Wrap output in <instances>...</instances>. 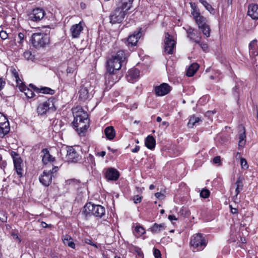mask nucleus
Returning a JSON list of instances; mask_svg holds the SVG:
<instances>
[{
	"instance_id": "obj_1",
	"label": "nucleus",
	"mask_w": 258,
	"mask_h": 258,
	"mask_svg": "<svg viewBox=\"0 0 258 258\" xmlns=\"http://www.w3.org/2000/svg\"><path fill=\"white\" fill-rule=\"evenodd\" d=\"M74 120V126L79 133H83L89 127V120L87 112L82 107L77 106L73 109Z\"/></svg>"
},
{
	"instance_id": "obj_2",
	"label": "nucleus",
	"mask_w": 258,
	"mask_h": 258,
	"mask_svg": "<svg viewBox=\"0 0 258 258\" xmlns=\"http://www.w3.org/2000/svg\"><path fill=\"white\" fill-rule=\"evenodd\" d=\"M126 58L124 51L119 50L107 60L106 70L109 73L108 77H113L121 68L122 63Z\"/></svg>"
},
{
	"instance_id": "obj_3",
	"label": "nucleus",
	"mask_w": 258,
	"mask_h": 258,
	"mask_svg": "<svg viewBox=\"0 0 258 258\" xmlns=\"http://www.w3.org/2000/svg\"><path fill=\"white\" fill-rule=\"evenodd\" d=\"M133 2V0H121L120 4L110 15V22L112 24L121 23L132 7Z\"/></svg>"
},
{
	"instance_id": "obj_4",
	"label": "nucleus",
	"mask_w": 258,
	"mask_h": 258,
	"mask_svg": "<svg viewBox=\"0 0 258 258\" xmlns=\"http://www.w3.org/2000/svg\"><path fill=\"white\" fill-rule=\"evenodd\" d=\"M30 41L33 46L35 48H43L49 45L50 37L46 33L42 32L34 33L32 35Z\"/></svg>"
},
{
	"instance_id": "obj_5",
	"label": "nucleus",
	"mask_w": 258,
	"mask_h": 258,
	"mask_svg": "<svg viewBox=\"0 0 258 258\" xmlns=\"http://www.w3.org/2000/svg\"><path fill=\"white\" fill-rule=\"evenodd\" d=\"M83 213L86 217L93 215L96 217L101 218L105 214V209L101 205L88 203L84 207Z\"/></svg>"
},
{
	"instance_id": "obj_6",
	"label": "nucleus",
	"mask_w": 258,
	"mask_h": 258,
	"mask_svg": "<svg viewBox=\"0 0 258 258\" xmlns=\"http://www.w3.org/2000/svg\"><path fill=\"white\" fill-rule=\"evenodd\" d=\"M192 16L200 29L207 37L210 36L211 30L207 24V19L201 15L200 12L195 10L192 12Z\"/></svg>"
},
{
	"instance_id": "obj_7",
	"label": "nucleus",
	"mask_w": 258,
	"mask_h": 258,
	"mask_svg": "<svg viewBox=\"0 0 258 258\" xmlns=\"http://www.w3.org/2000/svg\"><path fill=\"white\" fill-rule=\"evenodd\" d=\"M190 245L194 251H199L203 250L207 244V242L201 233L194 235L190 239Z\"/></svg>"
},
{
	"instance_id": "obj_8",
	"label": "nucleus",
	"mask_w": 258,
	"mask_h": 258,
	"mask_svg": "<svg viewBox=\"0 0 258 258\" xmlns=\"http://www.w3.org/2000/svg\"><path fill=\"white\" fill-rule=\"evenodd\" d=\"M55 109L53 100L49 99L46 101L40 103L37 107V110L38 114L42 115L54 111Z\"/></svg>"
},
{
	"instance_id": "obj_9",
	"label": "nucleus",
	"mask_w": 258,
	"mask_h": 258,
	"mask_svg": "<svg viewBox=\"0 0 258 258\" xmlns=\"http://www.w3.org/2000/svg\"><path fill=\"white\" fill-rule=\"evenodd\" d=\"M176 42L172 36L168 33H165L164 38V52L167 54L174 53Z\"/></svg>"
},
{
	"instance_id": "obj_10",
	"label": "nucleus",
	"mask_w": 258,
	"mask_h": 258,
	"mask_svg": "<svg viewBox=\"0 0 258 258\" xmlns=\"http://www.w3.org/2000/svg\"><path fill=\"white\" fill-rule=\"evenodd\" d=\"M11 155L13 160L15 169L20 177L23 175L22 160L19 155L15 151L11 152Z\"/></svg>"
},
{
	"instance_id": "obj_11",
	"label": "nucleus",
	"mask_w": 258,
	"mask_h": 258,
	"mask_svg": "<svg viewBox=\"0 0 258 258\" xmlns=\"http://www.w3.org/2000/svg\"><path fill=\"white\" fill-rule=\"evenodd\" d=\"M10 130L9 122L7 117L0 112V138H3Z\"/></svg>"
},
{
	"instance_id": "obj_12",
	"label": "nucleus",
	"mask_w": 258,
	"mask_h": 258,
	"mask_svg": "<svg viewBox=\"0 0 258 258\" xmlns=\"http://www.w3.org/2000/svg\"><path fill=\"white\" fill-rule=\"evenodd\" d=\"M93 88L89 83H86L83 84L79 91V98L82 100H86L90 98L91 95V92Z\"/></svg>"
},
{
	"instance_id": "obj_13",
	"label": "nucleus",
	"mask_w": 258,
	"mask_h": 258,
	"mask_svg": "<svg viewBox=\"0 0 258 258\" xmlns=\"http://www.w3.org/2000/svg\"><path fill=\"white\" fill-rule=\"evenodd\" d=\"M44 15L45 12L43 9L36 8L30 14L29 18L32 21L37 22L41 20L44 17Z\"/></svg>"
},
{
	"instance_id": "obj_14",
	"label": "nucleus",
	"mask_w": 258,
	"mask_h": 258,
	"mask_svg": "<svg viewBox=\"0 0 258 258\" xmlns=\"http://www.w3.org/2000/svg\"><path fill=\"white\" fill-rule=\"evenodd\" d=\"M171 91V87L166 83H162L155 88V92L158 96L167 94Z\"/></svg>"
},
{
	"instance_id": "obj_15",
	"label": "nucleus",
	"mask_w": 258,
	"mask_h": 258,
	"mask_svg": "<svg viewBox=\"0 0 258 258\" xmlns=\"http://www.w3.org/2000/svg\"><path fill=\"white\" fill-rule=\"evenodd\" d=\"M52 176L54 175H52L50 171L44 170L40 175L39 179L43 185L48 186L51 183Z\"/></svg>"
},
{
	"instance_id": "obj_16",
	"label": "nucleus",
	"mask_w": 258,
	"mask_h": 258,
	"mask_svg": "<svg viewBox=\"0 0 258 258\" xmlns=\"http://www.w3.org/2000/svg\"><path fill=\"white\" fill-rule=\"evenodd\" d=\"M141 29L140 28L137 31L134 32V33L131 35H130L127 39V45L128 46H135L139 39L141 38L142 33H141Z\"/></svg>"
},
{
	"instance_id": "obj_17",
	"label": "nucleus",
	"mask_w": 258,
	"mask_h": 258,
	"mask_svg": "<svg viewBox=\"0 0 258 258\" xmlns=\"http://www.w3.org/2000/svg\"><path fill=\"white\" fill-rule=\"evenodd\" d=\"M66 158L69 162H77L79 160V155L72 147H70L67 149Z\"/></svg>"
},
{
	"instance_id": "obj_18",
	"label": "nucleus",
	"mask_w": 258,
	"mask_h": 258,
	"mask_svg": "<svg viewBox=\"0 0 258 258\" xmlns=\"http://www.w3.org/2000/svg\"><path fill=\"white\" fill-rule=\"evenodd\" d=\"M119 172L113 168H109L106 170L105 173V178L109 180H116L119 178Z\"/></svg>"
},
{
	"instance_id": "obj_19",
	"label": "nucleus",
	"mask_w": 258,
	"mask_h": 258,
	"mask_svg": "<svg viewBox=\"0 0 258 258\" xmlns=\"http://www.w3.org/2000/svg\"><path fill=\"white\" fill-rule=\"evenodd\" d=\"M238 146L240 147H243L246 142L245 129L242 125L238 126Z\"/></svg>"
},
{
	"instance_id": "obj_20",
	"label": "nucleus",
	"mask_w": 258,
	"mask_h": 258,
	"mask_svg": "<svg viewBox=\"0 0 258 258\" xmlns=\"http://www.w3.org/2000/svg\"><path fill=\"white\" fill-rule=\"evenodd\" d=\"M127 75V80L129 82L133 83L139 78L140 71L137 68H132L130 70Z\"/></svg>"
},
{
	"instance_id": "obj_21",
	"label": "nucleus",
	"mask_w": 258,
	"mask_h": 258,
	"mask_svg": "<svg viewBox=\"0 0 258 258\" xmlns=\"http://www.w3.org/2000/svg\"><path fill=\"white\" fill-rule=\"evenodd\" d=\"M187 37L195 42L200 43L201 40L200 34L191 28H189L186 31Z\"/></svg>"
},
{
	"instance_id": "obj_22",
	"label": "nucleus",
	"mask_w": 258,
	"mask_h": 258,
	"mask_svg": "<svg viewBox=\"0 0 258 258\" xmlns=\"http://www.w3.org/2000/svg\"><path fill=\"white\" fill-rule=\"evenodd\" d=\"M83 30V26L81 22L73 25L71 28V32L73 38H78Z\"/></svg>"
},
{
	"instance_id": "obj_23",
	"label": "nucleus",
	"mask_w": 258,
	"mask_h": 258,
	"mask_svg": "<svg viewBox=\"0 0 258 258\" xmlns=\"http://www.w3.org/2000/svg\"><path fill=\"white\" fill-rule=\"evenodd\" d=\"M247 14L252 19H258V6L255 4L249 5Z\"/></svg>"
},
{
	"instance_id": "obj_24",
	"label": "nucleus",
	"mask_w": 258,
	"mask_h": 258,
	"mask_svg": "<svg viewBox=\"0 0 258 258\" xmlns=\"http://www.w3.org/2000/svg\"><path fill=\"white\" fill-rule=\"evenodd\" d=\"M249 51L251 56H255L258 55L257 40L254 39L250 42Z\"/></svg>"
},
{
	"instance_id": "obj_25",
	"label": "nucleus",
	"mask_w": 258,
	"mask_h": 258,
	"mask_svg": "<svg viewBox=\"0 0 258 258\" xmlns=\"http://www.w3.org/2000/svg\"><path fill=\"white\" fill-rule=\"evenodd\" d=\"M104 132L107 139L111 140L115 137V132L113 126H109L106 127Z\"/></svg>"
},
{
	"instance_id": "obj_26",
	"label": "nucleus",
	"mask_w": 258,
	"mask_h": 258,
	"mask_svg": "<svg viewBox=\"0 0 258 258\" xmlns=\"http://www.w3.org/2000/svg\"><path fill=\"white\" fill-rule=\"evenodd\" d=\"M62 240L64 245L73 249L75 248V244L71 236L69 235H63L62 237Z\"/></svg>"
},
{
	"instance_id": "obj_27",
	"label": "nucleus",
	"mask_w": 258,
	"mask_h": 258,
	"mask_svg": "<svg viewBox=\"0 0 258 258\" xmlns=\"http://www.w3.org/2000/svg\"><path fill=\"white\" fill-rule=\"evenodd\" d=\"M145 144L148 149L152 150L155 147L156 141L153 136H148L146 139Z\"/></svg>"
},
{
	"instance_id": "obj_28",
	"label": "nucleus",
	"mask_w": 258,
	"mask_h": 258,
	"mask_svg": "<svg viewBox=\"0 0 258 258\" xmlns=\"http://www.w3.org/2000/svg\"><path fill=\"white\" fill-rule=\"evenodd\" d=\"M43 156L42 157V161L44 164H47L49 162L53 161L54 158L50 155L49 151L47 149L42 150Z\"/></svg>"
},
{
	"instance_id": "obj_29",
	"label": "nucleus",
	"mask_w": 258,
	"mask_h": 258,
	"mask_svg": "<svg viewBox=\"0 0 258 258\" xmlns=\"http://www.w3.org/2000/svg\"><path fill=\"white\" fill-rule=\"evenodd\" d=\"M19 89L21 91L25 93V95L28 98H31L33 97L34 95V92L25 85L22 84L20 85Z\"/></svg>"
},
{
	"instance_id": "obj_30",
	"label": "nucleus",
	"mask_w": 258,
	"mask_h": 258,
	"mask_svg": "<svg viewBox=\"0 0 258 258\" xmlns=\"http://www.w3.org/2000/svg\"><path fill=\"white\" fill-rule=\"evenodd\" d=\"M165 226L163 223L158 224L155 223L151 227V231L154 233H158L165 229Z\"/></svg>"
},
{
	"instance_id": "obj_31",
	"label": "nucleus",
	"mask_w": 258,
	"mask_h": 258,
	"mask_svg": "<svg viewBox=\"0 0 258 258\" xmlns=\"http://www.w3.org/2000/svg\"><path fill=\"white\" fill-rule=\"evenodd\" d=\"M199 68V65L196 63L192 64L188 69L186 72V75L188 77H192L196 73Z\"/></svg>"
},
{
	"instance_id": "obj_32",
	"label": "nucleus",
	"mask_w": 258,
	"mask_h": 258,
	"mask_svg": "<svg viewBox=\"0 0 258 258\" xmlns=\"http://www.w3.org/2000/svg\"><path fill=\"white\" fill-rule=\"evenodd\" d=\"M66 185H70L74 187H79L80 185L79 180L73 178L70 179L66 181Z\"/></svg>"
},
{
	"instance_id": "obj_33",
	"label": "nucleus",
	"mask_w": 258,
	"mask_h": 258,
	"mask_svg": "<svg viewBox=\"0 0 258 258\" xmlns=\"http://www.w3.org/2000/svg\"><path fill=\"white\" fill-rule=\"evenodd\" d=\"M200 121L201 120L200 117L195 116H191L188 121V125L189 127H192Z\"/></svg>"
},
{
	"instance_id": "obj_34",
	"label": "nucleus",
	"mask_w": 258,
	"mask_h": 258,
	"mask_svg": "<svg viewBox=\"0 0 258 258\" xmlns=\"http://www.w3.org/2000/svg\"><path fill=\"white\" fill-rule=\"evenodd\" d=\"M236 185V188L235 189V192H236V196L238 195V194L240 192V190L242 189L243 187V184H242V179L240 177H239L235 183Z\"/></svg>"
},
{
	"instance_id": "obj_35",
	"label": "nucleus",
	"mask_w": 258,
	"mask_h": 258,
	"mask_svg": "<svg viewBox=\"0 0 258 258\" xmlns=\"http://www.w3.org/2000/svg\"><path fill=\"white\" fill-rule=\"evenodd\" d=\"M135 233L136 236H140L145 233V230L142 226L137 225L135 228Z\"/></svg>"
},
{
	"instance_id": "obj_36",
	"label": "nucleus",
	"mask_w": 258,
	"mask_h": 258,
	"mask_svg": "<svg viewBox=\"0 0 258 258\" xmlns=\"http://www.w3.org/2000/svg\"><path fill=\"white\" fill-rule=\"evenodd\" d=\"M24 34L23 33H19L18 34V37L15 38V40L20 44L19 46L21 47L22 44L24 42Z\"/></svg>"
},
{
	"instance_id": "obj_37",
	"label": "nucleus",
	"mask_w": 258,
	"mask_h": 258,
	"mask_svg": "<svg viewBox=\"0 0 258 258\" xmlns=\"http://www.w3.org/2000/svg\"><path fill=\"white\" fill-rule=\"evenodd\" d=\"M39 92L40 93H42L44 94H53L54 92L53 90H52L49 88H48V87L41 88L40 89Z\"/></svg>"
},
{
	"instance_id": "obj_38",
	"label": "nucleus",
	"mask_w": 258,
	"mask_h": 258,
	"mask_svg": "<svg viewBox=\"0 0 258 258\" xmlns=\"http://www.w3.org/2000/svg\"><path fill=\"white\" fill-rule=\"evenodd\" d=\"M0 220L3 222H6L7 220V216L6 212L0 210Z\"/></svg>"
},
{
	"instance_id": "obj_39",
	"label": "nucleus",
	"mask_w": 258,
	"mask_h": 258,
	"mask_svg": "<svg viewBox=\"0 0 258 258\" xmlns=\"http://www.w3.org/2000/svg\"><path fill=\"white\" fill-rule=\"evenodd\" d=\"M209 195L210 191L208 189H203L200 193L201 197L204 198H207L209 197Z\"/></svg>"
},
{
	"instance_id": "obj_40",
	"label": "nucleus",
	"mask_w": 258,
	"mask_h": 258,
	"mask_svg": "<svg viewBox=\"0 0 258 258\" xmlns=\"http://www.w3.org/2000/svg\"><path fill=\"white\" fill-rule=\"evenodd\" d=\"M240 164L243 169H247L248 167L246 160L243 158L240 159Z\"/></svg>"
},
{
	"instance_id": "obj_41",
	"label": "nucleus",
	"mask_w": 258,
	"mask_h": 258,
	"mask_svg": "<svg viewBox=\"0 0 258 258\" xmlns=\"http://www.w3.org/2000/svg\"><path fill=\"white\" fill-rule=\"evenodd\" d=\"M153 254L155 258H161V254L160 250L156 248L153 249Z\"/></svg>"
},
{
	"instance_id": "obj_42",
	"label": "nucleus",
	"mask_w": 258,
	"mask_h": 258,
	"mask_svg": "<svg viewBox=\"0 0 258 258\" xmlns=\"http://www.w3.org/2000/svg\"><path fill=\"white\" fill-rule=\"evenodd\" d=\"M9 37V35L6 32V31H1L0 32V37L3 39V40H5L7 38H8Z\"/></svg>"
},
{
	"instance_id": "obj_43",
	"label": "nucleus",
	"mask_w": 258,
	"mask_h": 258,
	"mask_svg": "<svg viewBox=\"0 0 258 258\" xmlns=\"http://www.w3.org/2000/svg\"><path fill=\"white\" fill-rule=\"evenodd\" d=\"M13 74L16 80L17 84H19L21 81L19 79L18 73L17 72L16 70L13 71Z\"/></svg>"
},
{
	"instance_id": "obj_44",
	"label": "nucleus",
	"mask_w": 258,
	"mask_h": 258,
	"mask_svg": "<svg viewBox=\"0 0 258 258\" xmlns=\"http://www.w3.org/2000/svg\"><path fill=\"white\" fill-rule=\"evenodd\" d=\"M201 46V48L204 51H206L208 48V45L206 43L202 42L200 40V43H198Z\"/></svg>"
},
{
	"instance_id": "obj_45",
	"label": "nucleus",
	"mask_w": 258,
	"mask_h": 258,
	"mask_svg": "<svg viewBox=\"0 0 258 258\" xmlns=\"http://www.w3.org/2000/svg\"><path fill=\"white\" fill-rule=\"evenodd\" d=\"M205 8L211 14H214V13H215L214 9L212 8V7L210 4H208V5L206 6V7Z\"/></svg>"
},
{
	"instance_id": "obj_46",
	"label": "nucleus",
	"mask_w": 258,
	"mask_h": 258,
	"mask_svg": "<svg viewBox=\"0 0 258 258\" xmlns=\"http://www.w3.org/2000/svg\"><path fill=\"white\" fill-rule=\"evenodd\" d=\"M85 242L88 244L93 246L95 247H97V245L95 243H94L90 239H85Z\"/></svg>"
},
{
	"instance_id": "obj_47",
	"label": "nucleus",
	"mask_w": 258,
	"mask_h": 258,
	"mask_svg": "<svg viewBox=\"0 0 258 258\" xmlns=\"http://www.w3.org/2000/svg\"><path fill=\"white\" fill-rule=\"evenodd\" d=\"M133 200L135 204L140 203L142 201V197L137 195L134 197Z\"/></svg>"
},
{
	"instance_id": "obj_48",
	"label": "nucleus",
	"mask_w": 258,
	"mask_h": 258,
	"mask_svg": "<svg viewBox=\"0 0 258 258\" xmlns=\"http://www.w3.org/2000/svg\"><path fill=\"white\" fill-rule=\"evenodd\" d=\"M213 161L214 163L215 164H221V158L220 156H218L214 157L213 159Z\"/></svg>"
},
{
	"instance_id": "obj_49",
	"label": "nucleus",
	"mask_w": 258,
	"mask_h": 258,
	"mask_svg": "<svg viewBox=\"0 0 258 258\" xmlns=\"http://www.w3.org/2000/svg\"><path fill=\"white\" fill-rule=\"evenodd\" d=\"M155 196L158 199H163L164 198V194L160 192L155 193Z\"/></svg>"
},
{
	"instance_id": "obj_50",
	"label": "nucleus",
	"mask_w": 258,
	"mask_h": 258,
	"mask_svg": "<svg viewBox=\"0 0 258 258\" xmlns=\"http://www.w3.org/2000/svg\"><path fill=\"white\" fill-rule=\"evenodd\" d=\"M190 6L191 8V14L192 15V12L195 10H197L198 12H200L199 10L197 8L195 4L190 3Z\"/></svg>"
},
{
	"instance_id": "obj_51",
	"label": "nucleus",
	"mask_w": 258,
	"mask_h": 258,
	"mask_svg": "<svg viewBox=\"0 0 258 258\" xmlns=\"http://www.w3.org/2000/svg\"><path fill=\"white\" fill-rule=\"evenodd\" d=\"M216 113V111L212 110V111H208L206 112L205 115L206 116L208 117H210L213 114H214Z\"/></svg>"
},
{
	"instance_id": "obj_52",
	"label": "nucleus",
	"mask_w": 258,
	"mask_h": 258,
	"mask_svg": "<svg viewBox=\"0 0 258 258\" xmlns=\"http://www.w3.org/2000/svg\"><path fill=\"white\" fill-rule=\"evenodd\" d=\"M58 170V167L57 166L54 167L52 170H49L48 171L50 172V173L52 175H53L54 173H55Z\"/></svg>"
},
{
	"instance_id": "obj_53",
	"label": "nucleus",
	"mask_w": 258,
	"mask_h": 258,
	"mask_svg": "<svg viewBox=\"0 0 258 258\" xmlns=\"http://www.w3.org/2000/svg\"><path fill=\"white\" fill-rule=\"evenodd\" d=\"M31 55V54L30 51H26L24 53V56L25 58L27 59L30 58V56Z\"/></svg>"
},
{
	"instance_id": "obj_54",
	"label": "nucleus",
	"mask_w": 258,
	"mask_h": 258,
	"mask_svg": "<svg viewBox=\"0 0 258 258\" xmlns=\"http://www.w3.org/2000/svg\"><path fill=\"white\" fill-rule=\"evenodd\" d=\"M5 82L0 78V90L2 89L5 85Z\"/></svg>"
},
{
	"instance_id": "obj_55",
	"label": "nucleus",
	"mask_w": 258,
	"mask_h": 258,
	"mask_svg": "<svg viewBox=\"0 0 258 258\" xmlns=\"http://www.w3.org/2000/svg\"><path fill=\"white\" fill-rule=\"evenodd\" d=\"M140 149L139 146H136L135 148L132 150V152L133 153H137L140 150Z\"/></svg>"
},
{
	"instance_id": "obj_56",
	"label": "nucleus",
	"mask_w": 258,
	"mask_h": 258,
	"mask_svg": "<svg viewBox=\"0 0 258 258\" xmlns=\"http://www.w3.org/2000/svg\"><path fill=\"white\" fill-rule=\"evenodd\" d=\"M168 218L170 221L177 220V218L175 216H174L173 215H169Z\"/></svg>"
},
{
	"instance_id": "obj_57",
	"label": "nucleus",
	"mask_w": 258,
	"mask_h": 258,
	"mask_svg": "<svg viewBox=\"0 0 258 258\" xmlns=\"http://www.w3.org/2000/svg\"><path fill=\"white\" fill-rule=\"evenodd\" d=\"M200 2L205 7L206 6L209 4L206 0H199Z\"/></svg>"
},
{
	"instance_id": "obj_58",
	"label": "nucleus",
	"mask_w": 258,
	"mask_h": 258,
	"mask_svg": "<svg viewBox=\"0 0 258 258\" xmlns=\"http://www.w3.org/2000/svg\"><path fill=\"white\" fill-rule=\"evenodd\" d=\"M106 152L105 151H102L100 152H98L97 154L101 157H104L105 155Z\"/></svg>"
},
{
	"instance_id": "obj_59",
	"label": "nucleus",
	"mask_w": 258,
	"mask_h": 258,
	"mask_svg": "<svg viewBox=\"0 0 258 258\" xmlns=\"http://www.w3.org/2000/svg\"><path fill=\"white\" fill-rule=\"evenodd\" d=\"M41 225L42 227L44 228H46L49 226V225L44 222H42L41 223Z\"/></svg>"
},
{
	"instance_id": "obj_60",
	"label": "nucleus",
	"mask_w": 258,
	"mask_h": 258,
	"mask_svg": "<svg viewBox=\"0 0 258 258\" xmlns=\"http://www.w3.org/2000/svg\"><path fill=\"white\" fill-rule=\"evenodd\" d=\"M230 207H231V213H233V214L237 213V210L236 209H235V208H232L231 207V206H230Z\"/></svg>"
},
{
	"instance_id": "obj_61",
	"label": "nucleus",
	"mask_w": 258,
	"mask_h": 258,
	"mask_svg": "<svg viewBox=\"0 0 258 258\" xmlns=\"http://www.w3.org/2000/svg\"><path fill=\"white\" fill-rule=\"evenodd\" d=\"M156 120L157 122H161L162 121V118L160 116H158L157 117Z\"/></svg>"
},
{
	"instance_id": "obj_62",
	"label": "nucleus",
	"mask_w": 258,
	"mask_h": 258,
	"mask_svg": "<svg viewBox=\"0 0 258 258\" xmlns=\"http://www.w3.org/2000/svg\"><path fill=\"white\" fill-rule=\"evenodd\" d=\"M155 185H153V184H151V185H150V186H149V188H150V189H151V190H152V189H154V188H155Z\"/></svg>"
},
{
	"instance_id": "obj_63",
	"label": "nucleus",
	"mask_w": 258,
	"mask_h": 258,
	"mask_svg": "<svg viewBox=\"0 0 258 258\" xmlns=\"http://www.w3.org/2000/svg\"><path fill=\"white\" fill-rule=\"evenodd\" d=\"M162 124L163 125H165V126H168V123L166 121H163L162 122Z\"/></svg>"
},
{
	"instance_id": "obj_64",
	"label": "nucleus",
	"mask_w": 258,
	"mask_h": 258,
	"mask_svg": "<svg viewBox=\"0 0 258 258\" xmlns=\"http://www.w3.org/2000/svg\"><path fill=\"white\" fill-rule=\"evenodd\" d=\"M81 7L82 8V9H85V4H84V3H81Z\"/></svg>"
}]
</instances>
